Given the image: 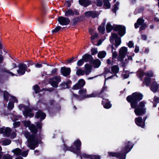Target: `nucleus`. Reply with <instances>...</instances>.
I'll return each mask as SVG.
<instances>
[{"instance_id":"1","label":"nucleus","mask_w":159,"mask_h":159,"mask_svg":"<svg viewBox=\"0 0 159 159\" xmlns=\"http://www.w3.org/2000/svg\"><path fill=\"white\" fill-rule=\"evenodd\" d=\"M24 135L27 139L26 144L28 147L33 150L38 146V141L34 135H31L29 132L27 131L25 132Z\"/></svg>"},{"instance_id":"2","label":"nucleus","mask_w":159,"mask_h":159,"mask_svg":"<svg viewBox=\"0 0 159 159\" xmlns=\"http://www.w3.org/2000/svg\"><path fill=\"white\" fill-rule=\"evenodd\" d=\"M81 141L79 140H77L74 142L73 146L67 149L66 150H69L71 152L75 153L77 155H80L81 159H82V157L90 159V155L85 154L80 155V150L81 149Z\"/></svg>"},{"instance_id":"3","label":"nucleus","mask_w":159,"mask_h":159,"mask_svg":"<svg viewBox=\"0 0 159 159\" xmlns=\"http://www.w3.org/2000/svg\"><path fill=\"white\" fill-rule=\"evenodd\" d=\"M143 95L138 93H132L131 96H129L127 98V101L130 103L131 106L132 108H135L137 106L138 101L142 99Z\"/></svg>"},{"instance_id":"4","label":"nucleus","mask_w":159,"mask_h":159,"mask_svg":"<svg viewBox=\"0 0 159 159\" xmlns=\"http://www.w3.org/2000/svg\"><path fill=\"white\" fill-rule=\"evenodd\" d=\"M133 147V145L129 141L126 144L125 147L122 150V154H119L115 152H109V156L111 157H116L120 159H125L126 154L129 152Z\"/></svg>"},{"instance_id":"5","label":"nucleus","mask_w":159,"mask_h":159,"mask_svg":"<svg viewBox=\"0 0 159 159\" xmlns=\"http://www.w3.org/2000/svg\"><path fill=\"white\" fill-rule=\"evenodd\" d=\"M19 108L20 110H22L23 109L24 110L23 111V114L26 117L27 116L32 117L33 116L34 114L31 112L32 110L30 107L25 106L23 104H20L19 105Z\"/></svg>"},{"instance_id":"6","label":"nucleus","mask_w":159,"mask_h":159,"mask_svg":"<svg viewBox=\"0 0 159 159\" xmlns=\"http://www.w3.org/2000/svg\"><path fill=\"white\" fill-rule=\"evenodd\" d=\"M110 40L111 43H113L114 40H115V46L116 47L120 45L121 43L120 38L115 34H112L111 36L110 37Z\"/></svg>"},{"instance_id":"7","label":"nucleus","mask_w":159,"mask_h":159,"mask_svg":"<svg viewBox=\"0 0 159 159\" xmlns=\"http://www.w3.org/2000/svg\"><path fill=\"white\" fill-rule=\"evenodd\" d=\"M29 150L22 151L21 149L19 148H16L12 150L11 152H13L16 156L21 155L23 157H26L28 154Z\"/></svg>"},{"instance_id":"8","label":"nucleus","mask_w":159,"mask_h":159,"mask_svg":"<svg viewBox=\"0 0 159 159\" xmlns=\"http://www.w3.org/2000/svg\"><path fill=\"white\" fill-rule=\"evenodd\" d=\"M61 81L60 77L58 76H55L49 80V82L53 87L57 88L58 83Z\"/></svg>"},{"instance_id":"9","label":"nucleus","mask_w":159,"mask_h":159,"mask_svg":"<svg viewBox=\"0 0 159 159\" xmlns=\"http://www.w3.org/2000/svg\"><path fill=\"white\" fill-rule=\"evenodd\" d=\"M127 52V48L125 47H121L119 51V56L118 59L119 61H121L125 58Z\"/></svg>"},{"instance_id":"10","label":"nucleus","mask_w":159,"mask_h":159,"mask_svg":"<svg viewBox=\"0 0 159 159\" xmlns=\"http://www.w3.org/2000/svg\"><path fill=\"white\" fill-rule=\"evenodd\" d=\"M24 125L28 127L30 130L34 134H36L37 132V129L35 126L33 124H30L29 121H25L23 122Z\"/></svg>"},{"instance_id":"11","label":"nucleus","mask_w":159,"mask_h":159,"mask_svg":"<svg viewBox=\"0 0 159 159\" xmlns=\"http://www.w3.org/2000/svg\"><path fill=\"white\" fill-rule=\"evenodd\" d=\"M58 20L59 23L62 25H67L70 22V20L69 18L62 16L59 17Z\"/></svg>"},{"instance_id":"12","label":"nucleus","mask_w":159,"mask_h":159,"mask_svg":"<svg viewBox=\"0 0 159 159\" xmlns=\"http://www.w3.org/2000/svg\"><path fill=\"white\" fill-rule=\"evenodd\" d=\"M18 67L19 69L17 70V72L19 75H24L27 68L26 65L23 63H21L18 66Z\"/></svg>"},{"instance_id":"13","label":"nucleus","mask_w":159,"mask_h":159,"mask_svg":"<svg viewBox=\"0 0 159 159\" xmlns=\"http://www.w3.org/2000/svg\"><path fill=\"white\" fill-rule=\"evenodd\" d=\"M115 30L118 31L119 34L122 36L125 33V27L120 25H116L114 26Z\"/></svg>"},{"instance_id":"14","label":"nucleus","mask_w":159,"mask_h":159,"mask_svg":"<svg viewBox=\"0 0 159 159\" xmlns=\"http://www.w3.org/2000/svg\"><path fill=\"white\" fill-rule=\"evenodd\" d=\"M144 20L142 19H139L137 21V22L134 24V26L135 28H138L139 25H141L140 28V30L141 31L145 29L146 27V25L143 24Z\"/></svg>"},{"instance_id":"15","label":"nucleus","mask_w":159,"mask_h":159,"mask_svg":"<svg viewBox=\"0 0 159 159\" xmlns=\"http://www.w3.org/2000/svg\"><path fill=\"white\" fill-rule=\"evenodd\" d=\"M85 82L83 79L79 80L77 83L73 87L74 89L76 90L83 87L85 84Z\"/></svg>"},{"instance_id":"16","label":"nucleus","mask_w":159,"mask_h":159,"mask_svg":"<svg viewBox=\"0 0 159 159\" xmlns=\"http://www.w3.org/2000/svg\"><path fill=\"white\" fill-rule=\"evenodd\" d=\"M11 132V129L9 127H2L0 128V133L3 134L7 136L10 135Z\"/></svg>"},{"instance_id":"17","label":"nucleus","mask_w":159,"mask_h":159,"mask_svg":"<svg viewBox=\"0 0 159 159\" xmlns=\"http://www.w3.org/2000/svg\"><path fill=\"white\" fill-rule=\"evenodd\" d=\"M134 113L137 116H140L145 113L146 109L145 108H140L136 107L135 108Z\"/></svg>"},{"instance_id":"18","label":"nucleus","mask_w":159,"mask_h":159,"mask_svg":"<svg viewBox=\"0 0 159 159\" xmlns=\"http://www.w3.org/2000/svg\"><path fill=\"white\" fill-rule=\"evenodd\" d=\"M71 70L70 68L62 67L61 68V73L64 76L69 75L70 72Z\"/></svg>"},{"instance_id":"19","label":"nucleus","mask_w":159,"mask_h":159,"mask_svg":"<svg viewBox=\"0 0 159 159\" xmlns=\"http://www.w3.org/2000/svg\"><path fill=\"white\" fill-rule=\"evenodd\" d=\"M159 89V84L155 81L153 82L151 85L150 89L153 92L155 93Z\"/></svg>"},{"instance_id":"20","label":"nucleus","mask_w":159,"mask_h":159,"mask_svg":"<svg viewBox=\"0 0 159 159\" xmlns=\"http://www.w3.org/2000/svg\"><path fill=\"white\" fill-rule=\"evenodd\" d=\"M135 122L137 125L141 127H143L144 126V123L142 121L141 118L138 117L135 119Z\"/></svg>"},{"instance_id":"21","label":"nucleus","mask_w":159,"mask_h":159,"mask_svg":"<svg viewBox=\"0 0 159 159\" xmlns=\"http://www.w3.org/2000/svg\"><path fill=\"white\" fill-rule=\"evenodd\" d=\"M85 15L86 16H91L93 18L97 16L98 14L95 11H89L86 12Z\"/></svg>"},{"instance_id":"22","label":"nucleus","mask_w":159,"mask_h":159,"mask_svg":"<svg viewBox=\"0 0 159 159\" xmlns=\"http://www.w3.org/2000/svg\"><path fill=\"white\" fill-rule=\"evenodd\" d=\"M79 2L80 5L87 7L91 4V2L89 0H79Z\"/></svg>"},{"instance_id":"23","label":"nucleus","mask_w":159,"mask_h":159,"mask_svg":"<svg viewBox=\"0 0 159 159\" xmlns=\"http://www.w3.org/2000/svg\"><path fill=\"white\" fill-rule=\"evenodd\" d=\"M102 104L104 107L107 109L111 107V105L108 102L107 99H103L102 101Z\"/></svg>"},{"instance_id":"24","label":"nucleus","mask_w":159,"mask_h":159,"mask_svg":"<svg viewBox=\"0 0 159 159\" xmlns=\"http://www.w3.org/2000/svg\"><path fill=\"white\" fill-rule=\"evenodd\" d=\"M85 72L86 75H88L91 72L92 66L88 64H86L84 66Z\"/></svg>"},{"instance_id":"25","label":"nucleus","mask_w":159,"mask_h":159,"mask_svg":"<svg viewBox=\"0 0 159 159\" xmlns=\"http://www.w3.org/2000/svg\"><path fill=\"white\" fill-rule=\"evenodd\" d=\"M119 70V69L118 66L116 65L113 66L111 67V73L116 75L118 72Z\"/></svg>"},{"instance_id":"26","label":"nucleus","mask_w":159,"mask_h":159,"mask_svg":"<svg viewBox=\"0 0 159 159\" xmlns=\"http://www.w3.org/2000/svg\"><path fill=\"white\" fill-rule=\"evenodd\" d=\"M46 116V114L41 111H38L35 117L38 118H40L42 119H45Z\"/></svg>"},{"instance_id":"27","label":"nucleus","mask_w":159,"mask_h":159,"mask_svg":"<svg viewBox=\"0 0 159 159\" xmlns=\"http://www.w3.org/2000/svg\"><path fill=\"white\" fill-rule=\"evenodd\" d=\"M75 15L74 11L71 9H68L65 11V16H73Z\"/></svg>"},{"instance_id":"28","label":"nucleus","mask_w":159,"mask_h":159,"mask_svg":"<svg viewBox=\"0 0 159 159\" xmlns=\"http://www.w3.org/2000/svg\"><path fill=\"white\" fill-rule=\"evenodd\" d=\"M92 57L91 55L88 54H86L82 56V59L85 62L88 61Z\"/></svg>"},{"instance_id":"29","label":"nucleus","mask_w":159,"mask_h":159,"mask_svg":"<svg viewBox=\"0 0 159 159\" xmlns=\"http://www.w3.org/2000/svg\"><path fill=\"white\" fill-rule=\"evenodd\" d=\"M93 64L95 67H98L101 64V61L98 59H97L93 61Z\"/></svg>"},{"instance_id":"30","label":"nucleus","mask_w":159,"mask_h":159,"mask_svg":"<svg viewBox=\"0 0 159 159\" xmlns=\"http://www.w3.org/2000/svg\"><path fill=\"white\" fill-rule=\"evenodd\" d=\"M110 4L108 0H104V1L103 7L105 8H109L110 7Z\"/></svg>"},{"instance_id":"31","label":"nucleus","mask_w":159,"mask_h":159,"mask_svg":"<svg viewBox=\"0 0 159 159\" xmlns=\"http://www.w3.org/2000/svg\"><path fill=\"white\" fill-rule=\"evenodd\" d=\"M106 55V52L105 51H100L98 53V57L100 58H104Z\"/></svg>"},{"instance_id":"32","label":"nucleus","mask_w":159,"mask_h":159,"mask_svg":"<svg viewBox=\"0 0 159 159\" xmlns=\"http://www.w3.org/2000/svg\"><path fill=\"white\" fill-rule=\"evenodd\" d=\"M98 30L99 31L100 33L103 34L105 30V24H102L98 28Z\"/></svg>"},{"instance_id":"33","label":"nucleus","mask_w":159,"mask_h":159,"mask_svg":"<svg viewBox=\"0 0 159 159\" xmlns=\"http://www.w3.org/2000/svg\"><path fill=\"white\" fill-rule=\"evenodd\" d=\"M85 73V71L81 69H79L76 72V74L78 75H84Z\"/></svg>"},{"instance_id":"34","label":"nucleus","mask_w":159,"mask_h":159,"mask_svg":"<svg viewBox=\"0 0 159 159\" xmlns=\"http://www.w3.org/2000/svg\"><path fill=\"white\" fill-rule=\"evenodd\" d=\"M113 26L109 23H108L106 26V30L107 32L109 33L112 30Z\"/></svg>"},{"instance_id":"35","label":"nucleus","mask_w":159,"mask_h":159,"mask_svg":"<svg viewBox=\"0 0 159 159\" xmlns=\"http://www.w3.org/2000/svg\"><path fill=\"white\" fill-rule=\"evenodd\" d=\"M86 89H82L79 91V93L81 96H85L86 93Z\"/></svg>"},{"instance_id":"36","label":"nucleus","mask_w":159,"mask_h":159,"mask_svg":"<svg viewBox=\"0 0 159 159\" xmlns=\"http://www.w3.org/2000/svg\"><path fill=\"white\" fill-rule=\"evenodd\" d=\"M11 140L8 139H5L2 141V144L4 146L7 145L11 143Z\"/></svg>"},{"instance_id":"37","label":"nucleus","mask_w":159,"mask_h":159,"mask_svg":"<svg viewBox=\"0 0 159 159\" xmlns=\"http://www.w3.org/2000/svg\"><path fill=\"white\" fill-rule=\"evenodd\" d=\"M150 82L151 80L150 78H146L143 83L147 86H148L150 85Z\"/></svg>"},{"instance_id":"38","label":"nucleus","mask_w":159,"mask_h":159,"mask_svg":"<svg viewBox=\"0 0 159 159\" xmlns=\"http://www.w3.org/2000/svg\"><path fill=\"white\" fill-rule=\"evenodd\" d=\"M132 59V57L131 56L128 57V59H126L125 60V61L123 62L122 64V66H124L126 64H127L129 60H131Z\"/></svg>"},{"instance_id":"39","label":"nucleus","mask_w":159,"mask_h":159,"mask_svg":"<svg viewBox=\"0 0 159 159\" xmlns=\"http://www.w3.org/2000/svg\"><path fill=\"white\" fill-rule=\"evenodd\" d=\"M12 157L8 154H6L2 156V159H12Z\"/></svg>"},{"instance_id":"40","label":"nucleus","mask_w":159,"mask_h":159,"mask_svg":"<svg viewBox=\"0 0 159 159\" xmlns=\"http://www.w3.org/2000/svg\"><path fill=\"white\" fill-rule=\"evenodd\" d=\"M95 3L98 6H101L102 5V0H96Z\"/></svg>"},{"instance_id":"41","label":"nucleus","mask_w":159,"mask_h":159,"mask_svg":"<svg viewBox=\"0 0 159 159\" xmlns=\"http://www.w3.org/2000/svg\"><path fill=\"white\" fill-rule=\"evenodd\" d=\"M98 37V35L97 34H95L94 35H92L91 39L92 41V42L93 43V44H94V42H93V40L96 39Z\"/></svg>"},{"instance_id":"42","label":"nucleus","mask_w":159,"mask_h":159,"mask_svg":"<svg viewBox=\"0 0 159 159\" xmlns=\"http://www.w3.org/2000/svg\"><path fill=\"white\" fill-rule=\"evenodd\" d=\"M8 95L9 94L7 92L5 91L4 93L3 97L5 99L6 101H8Z\"/></svg>"},{"instance_id":"43","label":"nucleus","mask_w":159,"mask_h":159,"mask_svg":"<svg viewBox=\"0 0 159 159\" xmlns=\"http://www.w3.org/2000/svg\"><path fill=\"white\" fill-rule=\"evenodd\" d=\"M145 104L146 102H145L144 101H141L139 103V107L140 108H144V107H145Z\"/></svg>"},{"instance_id":"44","label":"nucleus","mask_w":159,"mask_h":159,"mask_svg":"<svg viewBox=\"0 0 159 159\" xmlns=\"http://www.w3.org/2000/svg\"><path fill=\"white\" fill-rule=\"evenodd\" d=\"M90 159H100V157L99 156L90 155Z\"/></svg>"},{"instance_id":"45","label":"nucleus","mask_w":159,"mask_h":159,"mask_svg":"<svg viewBox=\"0 0 159 159\" xmlns=\"http://www.w3.org/2000/svg\"><path fill=\"white\" fill-rule=\"evenodd\" d=\"M84 63L83 60L82 59L79 60L77 62V65L78 66H82Z\"/></svg>"},{"instance_id":"46","label":"nucleus","mask_w":159,"mask_h":159,"mask_svg":"<svg viewBox=\"0 0 159 159\" xmlns=\"http://www.w3.org/2000/svg\"><path fill=\"white\" fill-rule=\"evenodd\" d=\"M61 27L60 26L57 27L54 29L52 31V33H56L60 30Z\"/></svg>"},{"instance_id":"47","label":"nucleus","mask_w":159,"mask_h":159,"mask_svg":"<svg viewBox=\"0 0 159 159\" xmlns=\"http://www.w3.org/2000/svg\"><path fill=\"white\" fill-rule=\"evenodd\" d=\"M91 51L92 54L93 55H94L95 54L97 53L98 52L97 49L95 48H92L91 50Z\"/></svg>"},{"instance_id":"48","label":"nucleus","mask_w":159,"mask_h":159,"mask_svg":"<svg viewBox=\"0 0 159 159\" xmlns=\"http://www.w3.org/2000/svg\"><path fill=\"white\" fill-rule=\"evenodd\" d=\"M145 75L146 76H149V77H152L153 75V73L151 71H148L146 73H145Z\"/></svg>"},{"instance_id":"49","label":"nucleus","mask_w":159,"mask_h":159,"mask_svg":"<svg viewBox=\"0 0 159 159\" xmlns=\"http://www.w3.org/2000/svg\"><path fill=\"white\" fill-rule=\"evenodd\" d=\"M14 107V105L13 103L9 102L8 104V108L10 109H12Z\"/></svg>"},{"instance_id":"50","label":"nucleus","mask_w":159,"mask_h":159,"mask_svg":"<svg viewBox=\"0 0 159 159\" xmlns=\"http://www.w3.org/2000/svg\"><path fill=\"white\" fill-rule=\"evenodd\" d=\"M34 91L36 93H37L38 92H39V87L37 85H35L34 87Z\"/></svg>"},{"instance_id":"51","label":"nucleus","mask_w":159,"mask_h":159,"mask_svg":"<svg viewBox=\"0 0 159 159\" xmlns=\"http://www.w3.org/2000/svg\"><path fill=\"white\" fill-rule=\"evenodd\" d=\"M119 5V3L117 2L116 4L114 5V9H113L112 11H113L115 13H116V11L118 9V6Z\"/></svg>"},{"instance_id":"52","label":"nucleus","mask_w":159,"mask_h":159,"mask_svg":"<svg viewBox=\"0 0 159 159\" xmlns=\"http://www.w3.org/2000/svg\"><path fill=\"white\" fill-rule=\"evenodd\" d=\"M134 45V43L132 41H129L128 44V46L129 48H131L133 47Z\"/></svg>"},{"instance_id":"53","label":"nucleus","mask_w":159,"mask_h":159,"mask_svg":"<svg viewBox=\"0 0 159 159\" xmlns=\"http://www.w3.org/2000/svg\"><path fill=\"white\" fill-rule=\"evenodd\" d=\"M20 124V122L19 121H17L14 122L13 123V125L15 128H16L19 126Z\"/></svg>"},{"instance_id":"54","label":"nucleus","mask_w":159,"mask_h":159,"mask_svg":"<svg viewBox=\"0 0 159 159\" xmlns=\"http://www.w3.org/2000/svg\"><path fill=\"white\" fill-rule=\"evenodd\" d=\"M96 97V94H95L94 93H93L90 95H86V97H88V98H91V97Z\"/></svg>"},{"instance_id":"55","label":"nucleus","mask_w":159,"mask_h":159,"mask_svg":"<svg viewBox=\"0 0 159 159\" xmlns=\"http://www.w3.org/2000/svg\"><path fill=\"white\" fill-rule=\"evenodd\" d=\"M111 71L107 68H105L104 69V73L105 74H107L109 73H111Z\"/></svg>"},{"instance_id":"56","label":"nucleus","mask_w":159,"mask_h":159,"mask_svg":"<svg viewBox=\"0 0 159 159\" xmlns=\"http://www.w3.org/2000/svg\"><path fill=\"white\" fill-rule=\"evenodd\" d=\"M11 101H13L14 102H16V103H17L18 102V101L17 99H16V98H15L14 97L12 96L11 98Z\"/></svg>"},{"instance_id":"57","label":"nucleus","mask_w":159,"mask_h":159,"mask_svg":"<svg viewBox=\"0 0 159 159\" xmlns=\"http://www.w3.org/2000/svg\"><path fill=\"white\" fill-rule=\"evenodd\" d=\"M2 53L1 51H0V63L2 62L3 61V57L2 55Z\"/></svg>"},{"instance_id":"58","label":"nucleus","mask_w":159,"mask_h":159,"mask_svg":"<svg viewBox=\"0 0 159 159\" xmlns=\"http://www.w3.org/2000/svg\"><path fill=\"white\" fill-rule=\"evenodd\" d=\"M117 56V53L116 52H114L112 53V57L113 58H116Z\"/></svg>"},{"instance_id":"59","label":"nucleus","mask_w":159,"mask_h":159,"mask_svg":"<svg viewBox=\"0 0 159 159\" xmlns=\"http://www.w3.org/2000/svg\"><path fill=\"white\" fill-rule=\"evenodd\" d=\"M4 71L5 72H6L7 73H9L12 76H14V74H13L11 72H10L7 69H5L4 70Z\"/></svg>"},{"instance_id":"60","label":"nucleus","mask_w":159,"mask_h":159,"mask_svg":"<svg viewBox=\"0 0 159 159\" xmlns=\"http://www.w3.org/2000/svg\"><path fill=\"white\" fill-rule=\"evenodd\" d=\"M57 69L55 68L54 69L52 70L51 72L52 74V75L55 74L57 71Z\"/></svg>"},{"instance_id":"61","label":"nucleus","mask_w":159,"mask_h":159,"mask_svg":"<svg viewBox=\"0 0 159 159\" xmlns=\"http://www.w3.org/2000/svg\"><path fill=\"white\" fill-rule=\"evenodd\" d=\"M139 46H136L135 48V49H134V52H135L137 53L139 51Z\"/></svg>"},{"instance_id":"62","label":"nucleus","mask_w":159,"mask_h":159,"mask_svg":"<svg viewBox=\"0 0 159 159\" xmlns=\"http://www.w3.org/2000/svg\"><path fill=\"white\" fill-rule=\"evenodd\" d=\"M154 101L156 102H159V98L157 97H155L154 99Z\"/></svg>"},{"instance_id":"63","label":"nucleus","mask_w":159,"mask_h":159,"mask_svg":"<svg viewBox=\"0 0 159 159\" xmlns=\"http://www.w3.org/2000/svg\"><path fill=\"white\" fill-rule=\"evenodd\" d=\"M35 67L37 68H41L42 67V65L41 64H37L35 65Z\"/></svg>"},{"instance_id":"64","label":"nucleus","mask_w":159,"mask_h":159,"mask_svg":"<svg viewBox=\"0 0 159 159\" xmlns=\"http://www.w3.org/2000/svg\"><path fill=\"white\" fill-rule=\"evenodd\" d=\"M11 118L13 121L17 120H18L17 117L16 116H13L12 117H11Z\"/></svg>"}]
</instances>
